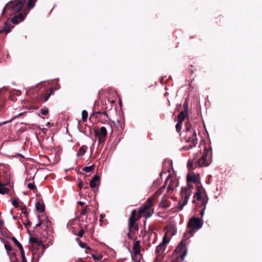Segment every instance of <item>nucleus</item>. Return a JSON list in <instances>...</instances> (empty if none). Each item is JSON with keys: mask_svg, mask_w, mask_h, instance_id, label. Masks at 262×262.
<instances>
[{"mask_svg": "<svg viewBox=\"0 0 262 262\" xmlns=\"http://www.w3.org/2000/svg\"><path fill=\"white\" fill-rule=\"evenodd\" d=\"M187 182L190 183L192 182L197 185L196 186V192L194 194V198L196 200H193V203H194L195 201H198L196 203L197 209L201 208L200 214L201 216H203L205 213V210L206 209V204L208 201V196L206 193L205 189L200 184V177L199 174H190L188 173L187 176Z\"/></svg>", "mask_w": 262, "mask_h": 262, "instance_id": "1", "label": "nucleus"}, {"mask_svg": "<svg viewBox=\"0 0 262 262\" xmlns=\"http://www.w3.org/2000/svg\"><path fill=\"white\" fill-rule=\"evenodd\" d=\"M170 177V174H169L167 180L164 183V185L161 187L160 188L158 189L154 194L150 197H149L147 201H146L144 205L140 207V212L142 213L144 211H147V213L148 214V216H151L152 214L154 213V209L152 208L153 206V203L158 198V196L161 195L165 187V185L166 184L167 181H168V179Z\"/></svg>", "mask_w": 262, "mask_h": 262, "instance_id": "2", "label": "nucleus"}, {"mask_svg": "<svg viewBox=\"0 0 262 262\" xmlns=\"http://www.w3.org/2000/svg\"><path fill=\"white\" fill-rule=\"evenodd\" d=\"M147 210L144 211L142 213L140 212V208L138 210V213L137 214V211L134 209L131 212L130 216L128 219V229L130 232L133 233L135 231H138L139 230V226L136 222L139 221L142 216H145L146 217H150L148 216L147 213Z\"/></svg>", "mask_w": 262, "mask_h": 262, "instance_id": "3", "label": "nucleus"}, {"mask_svg": "<svg viewBox=\"0 0 262 262\" xmlns=\"http://www.w3.org/2000/svg\"><path fill=\"white\" fill-rule=\"evenodd\" d=\"M26 1H9L4 7L2 15H4L7 11H9L10 15H13L21 11Z\"/></svg>", "mask_w": 262, "mask_h": 262, "instance_id": "4", "label": "nucleus"}, {"mask_svg": "<svg viewBox=\"0 0 262 262\" xmlns=\"http://www.w3.org/2000/svg\"><path fill=\"white\" fill-rule=\"evenodd\" d=\"M186 136H188L186 138V142L192 143V144L189 145L188 148H186V149H189L196 146L198 143V139L196 132L190 126H188L187 124H186Z\"/></svg>", "mask_w": 262, "mask_h": 262, "instance_id": "5", "label": "nucleus"}, {"mask_svg": "<svg viewBox=\"0 0 262 262\" xmlns=\"http://www.w3.org/2000/svg\"><path fill=\"white\" fill-rule=\"evenodd\" d=\"M192 188L193 186L190 183H188L187 187L182 188L181 192L182 200H180L179 202V204L180 205V210H182L183 207L187 204L188 200L191 195L190 189Z\"/></svg>", "mask_w": 262, "mask_h": 262, "instance_id": "6", "label": "nucleus"}, {"mask_svg": "<svg viewBox=\"0 0 262 262\" xmlns=\"http://www.w3.org/2000/svg\"><path fill=\"white\" fill-rule=\"evenodd\" d=\"M203 224V220L202 219L196 217H191L187 224V227L192 229V231L189 230L188 233L190 234V236H191L193 234V231L195 229H200Z\"/></svg>", "mask_w": 262, "mask_h": 262, "instance_id": "7", "label": "nucleus"}, {"mask_svg": "<svg viewBox=\"0 0 262 262\" xmlns=\"http://www.w3.org/2000/svg\"><path fill=\"white\" fill-rule=\"evenodd\" d=\"M187 249L186 248L185 244H184L183 241H182L174 250L173 256L179 257L180 258L181 261H183L186 255Z\"/></svg>", "mask_w": 262, "mask_h": 262, "instance_id": "8", "label": "nucleus"}, {"mask_svg": "<svg viewBox=\"0 0 262 262\" xmlns=\"http://www.w3.org/2000/svg\"><path fill=\"white\" fill-rule=\"evenodd\" d=\"M95 134L98 138V142L99 144L104 143L106 140L107 132L104 126L100 127L99 130H94Z\"/></svg>", "mask_w": 262, "mask_h": 262, "instance_id": "9", "label": "nucleus"}, {"mask_svg": "<svg viewBox=\"0 0 262 262\" xmlns=\"http://www.w3.org/2000/svg\"><path fill=\"white\" fill-rule=\"evenodd\" d=\"M209 150H211V148L207 149L206 147H205L204 149V152L202 157L198 160V164L200 167L207 166L208 165H209L210 161L208 159H207L208 152L209 151Z\"/></svg>", "mask_w": 262, "mask_h": 262, "instance_id": "10", "label": "nucleus"}, {"mask_svg": "<svg viewBox=\"0 0 262 262\" xmlns=\"http://www.w3.org/2000/svg\"><path fill=\"white\" fill-rule=\"evenodd\" d=\"M167 243V241H165V238L164 237L163 242L160 243L157 247L156 249V253L160 255L165 250L166 248L165 243Z\"/></svg>", "mask_w": 262, "mask_h": 262, "instance_id": "11", "label": "nucleus"}, {"mask_svg": "<svg viewBox=\"0 0 262 262\" xmlns=\"http://www.w3.org/2000/svg\"><path fill=\"white\" fill-rule=\"evenodd\" d=\"M99 183L100 178L98 175L95 174L90 182V186L92 188L98 187L99 185Z\"/></svg>", "mask_w": 262, "mask_h": 262, "instance_id": "12", "label": "nucleus"}, {"mask_svg": "<svg viewBox=\"0 0 262 262\" xmlns=\"http://www.w3.org/2000/svg\"><path fill=\"white\" fill-rule=\"evenodd\" d=\"M80 131L89 137L92 135L93 132L92 128L86 124H84V126L82 125L80 126Z\"/></svg>", "mask_w": 262, "mask_h": 262, "instance_id": "13", "label": "nucleus"}, {"mask_svg": "<svg viewBox=\"0 0 262 262\" xmlns=\"http://www.w3.org/2000/svg\"><path fill=\"white\" fill-rule=\"evenodd\" d=\"M140 242L139 241H136L134 243L133 250L134 253V257L140 253Z\"/></svg>", "mask_w": 262, "mask_h": 262, "instance_id": "14", "label": "nucleus"}, {"mask_svg": "<svg viewBox=\"0 0 262 262\" xmlns=\"http://www.w3.org/2000/svg\"><path fill=\"white\" fill-rule=\"evenodd\" d=\"M170 202L167 199L166 196H163L160 204L159 207L163 208H167L169 207Z\"/></svg>", "mask_w": 262, "mask_h": 262, "instance_id": "15", "label": "nucleus"}, {"mask_svg": "<svg viewBox=\"0 0 262 262\" xmlns=\"http://www.w3.org/2000/svg\"><path fill=\"white\" fill-rule=\"evenodd\" d=\"M55 88L51 89L49 90V91L47 92L45 95H42L41 96V100H43V102L47 101L50 96L53 94L54 91H55Z\"/></svg>", "mask_w": 262, "mask_h": 262, "instance_id": "16", "label": "nucleus"}, {"mask_svg": "<svg viewBox=\"0 0 262 262\" xmlns=\"http://www.w3.org/2000/svg\"><path fill=\"white\" fill-rule=\"evenodd\" d=\"M3 90H0V110H3L6 106L7 100L2 95Z\"/></svg>", "mask_w": 262, "mask_h": 262, "instance_id": "17", "label": "nucleus"}, {"mask_svg": "<svg viewBox=\"0 0 262 262\" xmlns=\"http://www.w3.org/2000/svg\"><path fill=\"white\" fill-rule=\"evenodd\" d=\"M188 116V113L185 111H181L178 116V120L183 122L185 118Z\"/></svg>", "mask_w": 262, "mask_h": 262, "instance_id": "18", "label": "nucleus"}, {"mask_svg": "<svg viewBox=\"0 0 262 262\" xmlns=\"http://www.w3.org/2000/svg\"><path fill=\"white\" fill-rule=\"evenodd\" d=\"M88 215L85 218V220H83V219H80L79 220L81 221V223L84 227V229L88 230V226L91 222V217H88Z\"/></svg>", "mask_w": 262, "mask_h": 262, "instance_id": "19", "label": "nucleus"}, {"mask_svg": "<svg viewBox=\"0 0 262 262\" xmlns=\"http://www.w3.org/2000/svg\"><path fill=\"white\" fill-rule=\"evenodd\" d=\"M87 149L88 147L86 146V145H82L81 147L79 148V150L76 154L77 157H81L83 156L85 154Z\"/></svg>", "mask_w": 262, "mask_h": 262, "instance_id": "20", "label": "nucleus"}, {"mask_svg": "<svg viewBox=\"0 0 262 262\" xmlns=\"http://www.w3.org/2000/svg\"><path fill=\"white\" fill-rule=\"evenodd\" d=\"M36 209L41 212H44L45 209V204L43 203H40L39 202H37L36 204Z\"/></svg>", "mask_w": 262, "mask_h": 262, "instance_id": "21", "label": "nucleus"}, {"mask_svg": "<svg viewBox=\"0 0 262 262\" xmlns=\"http://www.w3.org/2000/svg\"><path fill=\"white\" fill-rule=\"evenodd\" d=\"M95 167V165L93 164L90 166H85L82 168V170L86 172H91Z\"/></svg>", "mask_w": 262, "mask_h": 262, "instance_id": "22", "label": "nucleus"}, {"mask_svg": "<svg viewBox=\"0 0 262 262\" xmlns=\"http://www.w3.org/2000/svg\"><path fill=\"white\" fill-rule=\"evenodd\" d=\"M23 11L24 12H20L16 15V16H17V18L20 19V21H23L27 15V13L25 12L24 10Z\"/></svg>", "mask_w": 262, "mask_h": 262, "instance_id": "23", "label": "nucleus"}, {"mask_svg": "<svg viewBox=\"0 0 262 262\" xmlns=\"http://www.w3.org/2000/svg\"><path fill=\"white\" fill-rule=\"evenodd\" d=\"M79 225H80V226L81 227V229L79 230V231L77 234V235L79 237H82L83 236V234H84V232L85 231H86L87 230L84 229V227L83 226L82 224H80Z\"/></svg>", "mask_w": 262, "mask_h": 262, "instance_id": "24", "label": "nucleus"}, {"mask_svg": "<svg viewBox=\"0 0 262 262\" xmlns=\"http://www.w3.org/2000/svg\"><path fill=\"white\" fill-rule=\"evenodd\" d=\"M173 184L174 182L172 180H171L167 187V191L168 193H171L172 191L174 189Z\"/></svg>", "mask_w": 262, "mask_h": 262, "instance_id": "25", "label": "nucleus"}, {"mask_svg": "<svg viewBox=\"0 0 262 262\" xmlns=\"http://www.w3.org/2000/svg\"><path fill=\"white\" fill-rule=\"evenodd\" d=\"M92 257L94 260H100L102 258V255L101 254H92Z\"/></svg>", "mask_w": 262, "mask_h": 262, "instance_id": "26", "label": "nucleus"}, {"mask_svg": "<svg viewBox=\"0 0 262 262\" xmlns=\"http://www.w3.org/2000/svg\"><path fill=\"white\" fill-rule=\"evenodd\" d=\"M82 120L83 122H85L87 120L88 116V113L86 111L83 110L82 111Z\"/></svg>", "mask_w": 262, "mask_h": 262, "instance_id": "27", "label": "nucleus"}, {"mask_svg": "<svg viewBox=\"0 0 262 262\" xmlns=\"http://www.w3.org/2000/svg\"><path fill=\"white\" fill-rule=\"evenodd\" d=\"M115 125L116 126L117 128L119 130H122L124 127V124H122L121 122V121L119 120H117V124H115Z\"/></svg>", "mask_w": 262, "mask_h": 262, "instance_id": "28", "label": "nucleus"}, {"mask_svg": "<svg viewBox=\"0 0 262 262\" xmlns=\"http://www.w3.org/2000/svg\"><path fill=\"white\" fill-rule=\"evenodd\" d=\"M27 187L30 190H32L34 191H37V188L34 183H29L27 184Z\"/></svg>", "mask_w": 262, "mask_h": 262, "instance_id": "29", "label": "nucleus"}, {"mask_svg": "<svg viewBox=\"0 0 262 262\" xmlns=\"http://www.w3.org/2000/svg\"><path fill=\"white\" fill-rule=\"evenodd\" d=\"M11 239L18 247L19 249L23 247L22 245L17 240V239L15 237H12Z\"/></svg>", "mask_w": 262, "mask_h": 262, "instance_id": "30", "label": "nucleus"}, {"mask_svg": "<svg viewBox=\"0 0 262 262\" xmlns=\"http://www.w3.org/2000/svg\"><path fill=\"white\" fill-rule=\"evenodd\" d=\"M86 207H85L81 210L80 215L79 216V219H83V216L86 215Z\"/></svg>", "mask_w": 262, "mask_h": 262, "instance_id": "31", "label": "nucleus"}, {"mask_svg": "<svg viewBox=\"0 0 262 262\" xmlns=\"http://www.w3.org/2000/svg\"><path fill=\"white\" fill-rule=\"evenodd\" d=\"M78 243H79V245L81 248H85L86 249H88V250H91L90 247H89V246H87L86 243H83L81 241H79Z\"/></svg>", "mask_w": 262, "mask_h": 262, "instance_id": "32", "label": "nucleus"}, {"mask_svg": "<svg viewBox=\"0 0 262 262\" xmlns=\"http://www.w3.org/2000/svg\"><path fill=\"white\" fill-rule=\"evenodd\" d=\"M35 2L36 1H28L27 9L28 10L32 9L34 6Z\"/></svg>", "mask_w": 262, "mask_h": 262, "instance_id": "33", "label": "nucleus"}, {"mask_svg": "<svg viewBox=\"0 0 262 262\" xmlns=\"http://www.w3.org/2000/svg\"><path fill=\"white\" fill-rule=\"evenodd\" d=\"M38 246H40L42 249V252H43L44 250L46 249V246L43 244V243L41 241H38V242L36 243Z\"/></svg>", "mask_w": 262, "mask_h": 262, "instance_id": "34", "label": "nucleus"}, {"mask_svg": "<svg viewBox=\"0 0 262 262\" xmlns=\"http://www.w3.org/2000/svg\"><path fill=\"white\" fill-rule=\"evenodd\" d=\"M182 124V122H180L178 121L176 125V130L178 133H179L181 130Z\"/></svg>", "mask_w": 262, "mask_h": 262, "instance_id": "35", "label": "nucleus"}, {"mask_svg": "<svg viewBox=\"0 0 262 262\" xmlns=\"http://www.w3.org/2000/svg\"><path fill=\"white\" fill-rule=\"evenodd\" d=\"M5 248L7 252H10L12 250L11 246L8 242L5 244Z\"/></svg>", "mask_w": 262, "mask_h": 262, "instance_id": "36", "label": "nucleus"}, {"mask_svg": "<svg viewBox=\"0 0 262 262\" xmlns=\"http://www.w3.org/2000/svg\"><path fill=\"white\" fill-rule=\"evenodd\" d=\"M183 106L184 108L183 111L188 113V102L186 100L185 101Z\"/></svg>", "mask_w": 262, "mask_h": 262, "instance_id": "37", "label": "nucleus"}, {"mask_svg": "<svg viewBox=\"0 0 262 262\" xmlns=\"http://www.w3.org/2000/svg\"><path fill=\"white\" fill-rule=\"evenodd\" d=\"M11 21L14 24H18L19 22L18 20V18H17V16H16V15L14 16L12 19Z\"/></svg>", "mask_w": 262, "mask_h": 262, "instance_id": "38", "label": "nucleus"}, {"mask_svg": "<svg viewBox=\"0 0 262 262\" xmlns=\"http://www.w3.org/2000/svg\"><path fill=\"white\" fill-rule=\"evenodd\" d=\"M40 113L43 115H46L49 113V110L47 107H44L40 110Z\"/></svg>", "mask_w": 262, "mask_h": 262, "instance_id": "39", "label": "nucleus"}, {"mask_svg": "<svg viewBox=\"0 0 262 262\" xmlns=\"http://www.w3.org/2000/svg\"><path fill=\"white\" fill-rule=\"evenodd\" d=\"M5 27L4 28V30H5V33L6 34H8V33H9L10 32L11 28L8 26L7 22H5Z\"/></svg>", "mask_w": 262, "mask_h": 262, "instance_id": "40", "label": "nucleus"}, {"mask_svg": "<svg viewBox=\"0 0 262 262\" xmlns=\"http://www.w3.org/2000/svg\"><path fill=\"white\" fill-rule=\"evenodd\" d=\"M29 240L30 242L32 244H36L37 242H38V239L35 237H30Z\"/></svg>", "mask_w": 262, "mask_h": 262, "instance_id": "41", "label": "nucleus"}, {"mask_svg": "<svg viewBox=\"0 0 262 262\" xmlns=\"http://www.w3.org/2000/svg\"><path fill=\"white\" fill-rule=\"evenodd\" d=\"M9 99L13 101H15L16 100L15 95L13 94H11V93H9Z\"/></svg>", "mask_w": 262, "mask_h": 262, "instance_id": "42", "label": "nucleus"}, {"mask_svg": "<svg viewBox=\"0 0 262 262\" xmlns=\"http://www.w3.org/2000/svg\"><path fill=\"white\" fill-rule=\"evenodd\" d=\"M12 204L15 208H18L19 206V204L17 199L13 200L12 201Z\"/></svg>", "mask_w": 262, "mask_h": 262, "instance_id": "43", "label": "nucleus"}, {"mask_svg": "<svg viewBox=\"0 0 262 262\" xmlns=\"http://www.w3.org/2000/svg\"><path fill=\"white\" fill-rule=\"evenodd\" d=\"M19 249L20 252V254H21V258L22 259L26 258V257H25V252H24V249H23V247H22L21 248H19Z\"/></svg>", "mask_w": 262, "mask_h": 262, "instance_id": "44", "label": "nucleus"}, {"mask_svg": "<svg viewBox=\"0 0 262 262\" xmlns=\"http://www.w3.org/2000/svg\"><path fill=\"white\" fill-rule=\"evenodd\" d=\"M105 216V214H101L100 215V220H99V222H100V225H101L102 224V223H103V219Z\"/></svg>", "mask_w": 262, "mask_h": 262, "instance_id": "45", "label": "nucleus"}, {"mask_svg": "<svg viewBox=\"0 0 262 262\" xmlns=\"http://www.w3.org/2000/svg\"><path fill=\"white\" fill-rule=\"evenodd\" d=\"M180 258V257H176V256H173V258L171 260L170 262H178V259Z\"/></svg>", "mask_w": 262, "mask_h": 262, "instance_id": "46", "label": "nucleus"}, {"mask_svg": "<svg viewBox=\"0 0 262 262\" xmlns=\"http://www.w3.org/2000/svg\"><path fill=\"white\" fill-rule=\"evenodd\" d=\"M83 182H82V181L81 180H79V182H78V187L80 188V189H81L82 186H83Z\"/></svg>", "mask_w": 262, "mask_h": 262, "instance_id": "47", "label": "nucleus"}, {"mask_svg": "<svg viewBox=\"0 0 262 262\" xmlns=\"http://www.w3.org/2000/svg\"><path fill=\"white\" fill-rule=\"evenodd\" d=\"M24 225L26 227H27L28 226H30L31 225V222L27 219V222L24 223Z\"/></svg>", "mask_w": 262, "mask_h": 262, "instance_id": "48", "label": "nucleus"}, {"mask_svg": "<svg viewBox=\"0 0 262 262\" xmlns=\"http://www.w3.org/2000/svg\"><path fill=\"white\" fill-rule=\"evenodd\" d=\"M38 219H39V223L36 225V226H35L36 228L38 227H40L42 223V221L39 219V216H38Z\"/></svg>", "mask_w": 262, "mask_h": 262, "instance_id": "49", "label": "nucleus"}, {"mask_svg": "<svg viewBox=\"0 0 262 262\" xmlns=\"http://www.w3.org/2000/svg\"><path fill=\"white\" fill-rule=\"evenodd\" d=\"M131 232H130V230L129 231V232L127 233V237L129 239H133V237L131 235Z\"/></svg>", "mask_w": 262, "mask_h": 262, "instance_id": "50", "label": "nucleus"}, {"mask_svg": "<svg viewBox=\"0 0 262 262\" xmlns=\"http://www.w3.org/2000/svg\"><path fill=\"white\" fill-rule=\"evenodd\" d=\"M101 114V112L98 111V112H95L93 113V115L95 116L96 117H98V115Z\"/></svg>", "mask_w": 262, "mask_h": 262, "instance_id": "51", "label": "nucleus"}, {"mask_svg": "<svg viewBox=\"0 0 262 262\" xmlns=\"http://www.w3.org/2000/svg\"><path fill=\"white\" fill-rule=\"evenodd\" d=\"M51 221H50L49 220L47 219L46 226L48 227L49 226H50L51 225Z\"/></svg>", "mask_w": 262, "mask_h": 262, "instance_id": "52", "label": "nucleus"}, {"mask_svg": "<svg viewBox=\"0 0 262 262\" xmlns=\"http://www.w3.org/2000/svg\"><path fill=\"white\" fill-rule=\"evenodd\" d=\"M25 209H26V207H25ZM22 213H24L25 215H26V217H27L28 216V214H27V210H25V211H22Z\"/></svg>", "mask_w": 262, "mask_h": 262, "instance_id": "53", "label": "nucleus"}, {"mask_svg": "<svg viewBox=\"0 0 262 262\" xmlns=\"http://www.w3.org/2000/svg\"><path fill=\"white\" fill-rule=\"evenodd\" d=\"M192 163H188V164H187V167L190 169L191 167H192Z\"/></svg>", "mask_w": 262, "mask_h": 262, "instance_id": "54", "label": "nucleus"}, {"mask_svg": "<svg viewBox=\"0 0 262 262\" xmlns=\"http://www.w3.org/2000/svg\"><path fill=\"white\" fill-rule=\"evenodd\" d=\"M78 204L80 205V206H83L84 205V202H81V201H79L78 202Z\"/></svg>", "mask_w": 262, "mask_h": 262, "instance_id": "55", "label": "nucleus"}, {"mask_svg": "<svg viewBox=\"0 0 262 262\" xmlns=\"http://www.w3.org/2000/svg\"><path fill=\"white\" fill-rule=\"evenodd\" d=\"M101 114H103L105 116H106L107 117V118H108V115L106 113V112H101Z\"/></svg>", "mask_w": 262, "mask_h": 262, "instance_id": "56", "label": "nucleus"}, {"mask_svg": "<svg viewBox=\"0 0 262 262\" xmlns=\"http://www.w3.org/2000/svg\"><path fill=\"white\" fill-rule=\"evenodd\" d=\"M86 212H87V213H88L91 211V210H90V209L88 206H86Z\"/></svg>", "mask_w": 262, "mask_h": 262, "instance_id": "57", "label": "nucleus"}, {"mask_svg": "<svg viewBox=\"0 0 262 262\" xmlns=\"http://www.w3.org/2000/svg\"><path fill=\"white\" fill-rule=\"evenodd\" d=\"M133 259L135 260L136 261V262H139L140 261V259L136 258L135 257H134V258L133 257Z\"/></svg>", "mask_w": 262, "mask_h": 262, "instance_id": "58", "label": "nucleus"}, {"mask_svg": "<svg viewBox=\"0 0 262 262\" xmlns=\"http://www.w3.org/2000/svg\"><path fill=\"white\" fill-rule=\"evenodd\" d=\"M5 30H4V28L3 29H2L0 30V34L2 33H3L5 32Z\"/></svg>", "mask_w": 262, "mask_h": 262, "instance_id": "59", "label": "nucleus"}, {"mask_svg": "<svg viewBox=\"0 0 262 262\" xmlns=\"http://www.w3.org/2000/svg\"><path fill=\"white\" fill-rule=\"evenodd\" d=\"M11 120H10V121H9V122H11ZM7 122H8V121H6V122H2V123H0V125L6 124V123H7Z\"/></svg>", "mask_w": 262, "mask_h": 262, "instance_id": "60", "label": "nucleus"}, {"mask_svg": "<svg viewBox=\"0 0 262 262\" xmlns=\"http://www.w3.org/2000/svg\"><path fill=\"white\" fill-rule=\"evenodd\" d=\"M22 262H27L26 258L22 259Z\"/></svg>", "mask_w": 262, "mask_h": 262, "instance_id": "61", "label": "nucleus"}, {"mask_svg": "<svg viewBox=\"0 0 262 262\" xmlns=\"http://www.w3.org/2000/svg\"><path fill=\"white\" fill-rule=\"evenodd\" d=\"M193 66L192 65L191 66V68H193ZM190 70L191 71V73H193V70L192 69H190Z\"/></svg>", "mask_w": 262, "mask_h": 262, "instance_id": "62", "label": "nucleus"}, {"mask_svg": "<svg viewBox=\"0 0 262 262\" xmlns=\"http://www.w3.org/2000/svg\"><path fill=\"white\" fill-rule=\"evenodd\" d=\"M33 91H37V88H35L33 89Z\"/></svg>", "mask_w": 262, "mask_h": 262, "instance_id": "63", "label": "nucleus"}, {"mask_svg": "<svg viewBox=\"0 0 262 262\" xmlns=\"http://www.w3.org/2000/svg\"><path fill=\"white\" fill-rule=\"evenodd\" d=\"M84 189H88L89 188V187L88 186L84 187Z\"/></svg>", "mask_w": 262, "mask_h": 262, "instance_id": "64", "label": "nucleus"}]
</instances>
